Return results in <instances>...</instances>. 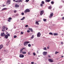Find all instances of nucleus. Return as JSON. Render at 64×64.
<instances>
[{
  "label": "nucleus",
  "mask_w": 64,
  "mask_h": 64,
  "mask_svg": "<svg viewBox=\"0 0 64 64\" xmlns=\"http://www.w3.org/2000/svg\"><path fill=\"white\" fill-rule=\"evenodd\" d=\"M37 60H38V59H39V58H37Z\"/></svg>",
  "instance_id": "5fc2aeb1"
},
{
  "label": "nucleus",
  "mask_w": 64,
  "mask_h": 64,
  "mask_svg": "<svg viewBox=\"0 0 64 64\" xmlns=\"http://www.w3.org/2000/svg\"><path fill=\"white\" fill-rule=\"evenodd\" d=\"M5 33L4 32H3V33H1V36H2V37H4V36H5Z\"/></svg>",
  "instance_id": "0eeeda50"
},
{
  "label": "nucleus",
  "mask_w": 64,
  "mask_h": 64,
  "mask_svg": "<svg viewBox=\"0 0 64 64\" xmlns=\"http://www.w3.org/2000/svg\"><path fill=\"white\" fill-rule=\"evenodd\" d=\"M30 52H28V55H30Z\"/></svg>",
  "instance_id": "de8ad7c7"
},
{
  "label": "nucleus",
  "mask_w": 64,
  "mask_h": 64,
  "mask_svg": "<svg viewBox=\"0 0 64 64\" xmlns=\"http://www.w3.org/2000/svg\"><path fill=\"white\" fill-rule=\"evenodd\" d=\"M48 57H50H50H51V56H50L48 55Z\"/></svg>",
  "instance_id": "49530a36"
},
{
  "label": "nucleus",
  "mask_w": 64,
  "mask_h": 64,
  "mask_svg": "<svg viewBox=\"0 0 64 64\" xmlns=\"http://www.w3.org/2000/svg\"><path fill=\"white\" fill-rule=\"evenodd\" d=\"M61 44H63V42H61Z\"/></svg>",
  "instance_id": "c03bdc74"
},
{
  "label": "nucleus",
  "mask_w": 64,
  "mask_h": 64,
  "mask_svg": "<svg viewBox=\"0 0 64 64\" xmlns=\"http://www.w3.org/2000/svg\"><path fill=\"white\" fill-rule=\"evenodd\" d=\"M49 34H50V35H53V34L52 32H50Z\"/></svg>",
  "instance_id": "2f4dec72"
},
{
  "label": "nucleus",
  "mask_w": 64,
  "mask_h": 64,
  "mask_svg": "<svg viewBox=\"0 0 64 64\" xmlns=\"http://www.w3.org/2000/svg\"><path fill=\"white\" fill-rule=\"evenodd\" d=\"M31 39H33L34 38V35H33L32 36V37H31Z\"/></svg>",
  "instance_id": "393cba45"
},
{
  "label": "nucleus",
  "mask_w": 64,
  "mask_h": 64,
  "mask_svg": "<svg viewBox=\"0 0 64 64\" xmlns=\"http://www.w3.org/2000/svg\"><path fill=\"white\" fill-rule=\"evenodd\" d=\"M46 1L47 2H49L50 1V0H46Z\"/></svg>",
  "instance_id": "412c9836"
},
{
  "label": "nucleus",
  "mask_w": 64,
  "mask_h": 64,
  "mask_svg": "<svg viewBox=\"0 0 64 64\" xmlns=\"http://www.w3.org/2000/svg\"><path fill=\"white\" fill-rule=\"evenodd\" d=\"M0 28H1V27L0 26Z\"/></svg>",
  "instance_id": "680f3d73"
},
{
  "label": "nucleus",
  "mask_w": 64,
  "mask_h": 64,
  "mask_svg": "<svg viewBox=\"0 0 64 64\" xmlns=\"http://www.w3.org/2000/svg\"><path fill=\"white\" fill-rule=\"evenodd\" d=\"M14 13H16V10H15L14 11Z\"/></svg>",
  "instance_id": "864d4df0"
},
{
  "label": "nucleus",
  "mask_w": 64,
  "mask_h": 64,
  "mask_svg": "<svg viewBox=\"0 0 64 64\" xmlns=\"http://www.w3.org/2000/svg\"><path fill=\"white\" fill-rule=\"evenodd\" d=\"M41 34H40V32H39L37 34V36L38 37H40L41 36Z\"/></svg>",
  "instance_id": "1a4fd4ad"
},
{
  "label": "nucleus",
  "mask_w": 64,
  "mask_h": 64,
  "mask_svg": "<svg viewBox=\"0 0 64 64\" xmlns=\"http://www.w3.org/2000/svg\"><path fill=\"white\" fill-rule=\"evenodd\" d=\"M29 0H26V2H29Z\"/></svg>",
  "instance_id": "ea45409f"
},
{
  "label": "nucleus",
  "mask_w": 64,
  "mask_h": 64,
  "mask_svg": "<svg viewBox=\"0 0 64 64\" xmlns=\"http://www.w3.org/2000/svg\"><path fill=\"white\" fill-rule=\"evenodd\" d=\"M59 53V52H56L55 53V54H58V53Z\"/></svg>",
  "instance_id": "a878e982"
},
{
  "label": "nucleus",
  "mask_w": 64,
  "mask_h": 64,
  "mask_svg": "<svg viewBox=\"0 0 64 64\" xmlns=\"http://www.w3.org/2000/svg\"><path fill=\"white\" fill-rule=\"evenodd\" d=\"M8 19L9 20H12V18L11 17H10L8 18Z\"/></svg>",
  "instance_id": "c756f323"
},
{
  "label": "nucleus",
  "mask_w": 64,
  "mask_h": 64,
  "mask_svg": "<svg viewBox=\"0 0 64 64\" xmlns=\"http://www.w3.org/2000/svg\"><path fill=\"white\" fill-rule=\"evenodd\" d=\"M46 49H47V48L46 47L44 48V50H46Z\"/></svg>",
  "instance_id": "7c9ffc66"
},
{
  "label": "nucleus",
  "mask_w": 64,
  "mask_h": 64,
  "mask_svg": "<svg viewBox=\"0 0 64 64\" xmlns=\"http://www.w3.org/2000/svg\"><path fill=\"white\" fill-rule=\"evenodd\" d=\"M3 46L2 45H0V49H1L2 48H3Z\"/></svg>",
  "instance_id": "f3484780"
},
{
  "label": "nucleus",
  "mask_w": 64,
  "mask_h": 64,
  "mask_svg": "<svg viewBox=\"0 0 64 64\" xmlns=\"http://www.w3.org/2000/svg\"><path fill=\"white\" fill-rule=\"evenodd\" d=\"M38 57H39V56H38Z\"/></svg>",
  "instance_id": "e2e57ef3"
},
{
  "label": "nucleus",
  "mask_w": 64,
  "mask_h": 64,
  "mask_svg": "<svg viewBox=\"0 0 64 64\" xmlns=\"http://www.w3.org/2000/svg\"><path fill=\"white\" fill-rule=\"evenodd\" d=\"M34 62H31V64H34Z\"/></svg>",
  "instance_id": "a19ab883"
},
{
  "label": "nucleus",
  "mask_w": 64,
  "mask_h": 64,
  "mask_svg": "<svg viewBox=\"0 0 64 64\" xmlns=\"http://www.w3.org/2000/svg\"><path fill=\"white\" fill-rule=\"evenodd\" d=\"M29 30H30V31H31V32H33V30L32 29V28H29Z\"/></svg>",
  "instance_id": "a211bd4d"
},
{
  "label": "nucleus",
  "mask_w": 64,
  "mask_h": 64,
  "mask_svg": "<svg viewBox=\"0 0 64 64\" xmlns=\"http://www.w3.org/2000/svg\"><path fill=\"white\" fill-rule=\"evenodd\" d=\"M64 56H61V57H62V58H63V57H64Z\"/></svg>",
  "instance_id": "8fccbe9b"
},
{
  "label": "nucleus",
  "mask_w": 64,
  "mask_h": 64,
  "mask_svg": "<svg viewBox=\"0 0 64 64\" xmlns=\"http://www.w3.org/2000/svg\"><path fill=\"white\" fill-rule=\"evenodd\" d=\"M5 26H3L2 29V31H3V32L5 31Z\"/></svg>",
  "instance_id": "9d476101"
},
{
  "label": "nucleus",
  "mask_w": 64,
  "mask_h": 64,
  "mask_svg": "<svg viewBox=\"0 0 64 64\" xmlns=\"http://www.w3.org/2000/svg\"><path fill=\"white\" fill-rule=\"evenodd\" d=\"M42 4H44V2L43 1H42Z\"/></svg>",
  "instance_id": "cd10ccee"
},
{
  "label": "nucleus",
  "mask_w": 64,
  "mask_h": 64,
  "mask_svg": "<svg viewBox=\"0 0 64 64\" xmlns=\"http://www.w3.org/2000/svg\"><path fill=\"white\" fill-rule=\"evenodd\" d=\"M17 37V36H14V38H16Z\"/></svg>",
  "instance_id": "c9c22d12"
},
{
  "label": "nucleus",
  "mask_w": 64,
  "mask_h": 64,
  "mask_svg": "<svg viewBox=\"0 0 64 64\" xmlns=\"http://www.w3.org/2000/svg\"><path fill=\"white\" fill-rule=\"evenodd\" d=\"M8 28H6V30H8Z\"/></svg>",
  "instance_id": "09e8293b"
},
{
  "label": "nucleus",
  "mask_w": 64,
  "mask_h": 64,
  "mask_svg": "<svg viewBox=\"0 0 64 64\" xmlns=\"http://www.w3.org/2000/svg\"><path fill=\"white\" fill-rule=\"evenodd\" d=\"M10 3H11V0H8L6 3L7 5H9V4H10Z\"/></svg>",
  "instance_id": "f03ea898"
},
{
  "label": "nucleus",
  "mask_w": 64,
  "mask_h": 64,
  "mask_svg": "<svg viewBox=\"0 0 64 64\" xmlns=\"http://www.w3.org/2000/svg\"><path fill=\"white\" fill-rule=\"evenodd\" d=\"M49 47H48L47 48V49H49Z\"/></svg>",
  "instance_id": "603ef678"
},
{
  "label": "nucleus",
  "mask_w": 64,
  "mask_h": 64,
  "mask_svg": "<svg viewBox=\"0 0 64 64\" xmlns=\"http://www.w3.org/2000/svg\"><path fill=\"white\" fill-rule=\"evenodd\" d=\"M33 54L34 56H35V55H36V54L34 52L33 53Z\"/></svg>",
  "instance_id": "f704fd0d"
},
{
  "label": "nucleus",
  "mask_w": 64,
  "mask_h": 64,
  "mask_svg": "<svg viewBox=\"0 0 64 64\" xmlns=\"http://www.w3.org/2000/svg\"><path fill=\"white\" fill-rule=\"evenodd\" d=\"M7 8H4L2 9V11H4V10H7Z\"/></svg>",
  "instance_id": "4468645a"
},
{
  "label": "nucleus",
  "mask_w": 64,
  "mask_h": 64,
  "mask_svg": "<svg viewBox=\"0 0 64 64\" xmlns=\"http://www.w3.org/2000/svg\"><path fill=\"white\" fill-rule=\"evenodd\" d=\"M62 19H63V20H64V17H63L62 18Z\"/></svg>",
  "instance_id": "3c124183"
},
{
  "label": "nucleus",
  "mask_w": 64,
  "mask_h": 64,
  "mask_svg": "<svg viewBox=\"0 0 64 64\" xmlns=\"http://www.w3.org/2000/svg\"><path fill=\"white\" fill-rule=\"evenodd\" d=\"M3 7H4V6H5V5H3Z\"/></svg>",
  "instance_id": "13d9d810"
},
{
  "label": "nucleus",
  "mask_w": 64,
  "mask_h": 64,
  "mask_svg": "<svg viewBox=\"0 0 64 64\" xmlns=\"http://www.w3.org/2000/svg\"><path fill=\"white\" fill-rule=\"evenodd\" d=\"M27 32H28V33H29L30 32V30H28L27 31Z\"/></svg>",
  "instance_id": "79ce46f5"
},
{
  "label": "nucleus",
  "mask_w": 64,
  "mask_h": 64,
  "mask_svg": "<svg viewBox=\"0 0 64 64\" xmlns=\"http://www.w3.org/2000/svg\"><path fill=\"white\" fill-rule=\"evenodd\" d=\"M20 33L21 34H23V32H20Z\"/></svg>",
  "instance_id": "58836bf2"
},
{
  "label": "nucleus",
  "mask_w": 64,
  "mask_h": 64,
  "mask_svg": "<svg viewBox=\"0 0 64 64\" xmlns=\"http://www.w3.org/2000/svg\"><path fill=\"white\" fill-rule=\"evenodd\" d=\"M43 6V4H40V6H41V7H42Z\"/></svg>",
  "instance_id": "72a5a7b5"
},
{
  "label": "nucleus",
  "mask_w": 64,
  "mask_h": 64,
  "mask_svg": "<svg viewBox=\"0 0 64 64\" xmlns=\"http://www.w3.org/2000/svg\"><path fill=\"white\" fill-rule=\"evenodd\" d=\"M61 16H63V15L62 14L61 15Z\"/></svg>",
  "instance_id": "bf43d9fd"
},
{
  "label": "nucleus",
  "mask_w": 64,
  "mask_h": 64,
  "mask_svg": "<svg viewBox=\"0 0 64 64\" xmlns=\"http://www.w3.org/2000/svg\"><path fill=\"white\" fill-rule=\"evenodd\" d=\"M28 43H30L29 42H24V46H26L28 45Z\"/></svg>",
  "instance_id": "f257e3e1"
},
{
  "label": "nucleus",
  "mask_w": 64,
  "mask_h": 64,
  "mask_svg": "<svg viewBox=\"0 0 64 64\" xmlns=\"http://www.w3.org/2000/svg\"><path fill=\"white\" fill-rule=\"evenodd\" d=\"M19 57L20 58H23L24 57V56L23 54H20V55Z\"/></svg>",
  "instance_id": "9b49d317"
},
{
  "label": "nucleus",
  "mask_w": 64,
  "mask_h": 64,
  "mask_svg": "<svg viewBox=\"0 0 64 64\" xmlns=\"http://www.w3.org/2000/svg\"><path fill=\"white\" fill-rule=\"evenodd\" d=\"M43 20L44 21H46V19H44Z\"/></svg>",
  "instance_id": "e433bc0d"
},
{
  "label": "nucleus",
  "mask_w": 64,
  "mask_h": 64,
  "mask_svg": "<svg viewBox=\"0 0 64 64\" xmlns=\"http://www.w3.org/2000/svg\"><path fill=\"white\" fill-rule=\"evenodd\" d=\"M15 2H17L18 3H20V2H22V0H17Z\"/></svg>",
  "instance_id": "7ed1b4c3"
},
{
  "label": "nucleus",
  "mask_w": 64,
  "mask_h": 64,
  "mask_svg": "<svg viewBox=\"0 0 64 64\" xmlns=\"http://www.w3.org/2000/svg\"><path fill=\"white\" fill-rule=\"evenodd\" d=\"M8 20V22H11V20Z\"/></svg>",
  "instance_id": "a18cd8bd"
},
{
  "label": "nucleus",
  "mask_w": 64,
  "mask_h": 64,
  "mask_svg": "<svg viewBox=\"0 0 64 64\" xmlns=\"http://www.w3.org/2000/svg\"><path fill=\"white\" fill-rule=\"evenodd\" d=\"M62 35H63V34H62Z\"/></svg>",
  "instance_id": "052dcab7"
},
{
  "label": "nucleus",
  "mask_w": 64,
  "mask_h": 64,
  "mask_svg": "<svg viewBox=\"0 0 64 64\" xmlns=\"http://www.w3.org/2000/svg\"><path fill=\"white\" fill-rule=\"evenodd\" d=\"M25 49V48H22V49L20 50V53H22V50H23V49Z\"/></svg>",
  "instance_id": "2eb2a0df"
},
{
  "label": "nucleus",
  "mask_w": 64,
  "mask_h": 64,
  "mask_svg": "<svg viewBox=\"0 0 64 64\" xmlns=\"http://www.w3.org/2000/svg\"><path fill=\"white\" fill-rule=\"evenodd\" d=\"M22 54H26V52H22Z\"/></svg>",
  "instance_id": "b1692460"
},
{
  "label": "nucleus",
  "mask_w": 64,
  "mask_h": 64,
  "mask_svg": "<svg viewBox=\"0 0 64 64\" xmlns=\"http://www.w3.org/2000/svg\"><path fill=\"white\" fill-rule=\"evenodd\" d=\"M54 36H57V35H58V34L57 33H54Z\"/></svg>",
  "instance_id": "aec40b11"
},
{
  "label": "nucleus",
  "mask_w": 64,
  "mask_h": 64,
  "mask_svg": "<svg viewBox=\"0 0 64 64\" xmlns=\"http://www.w3.org/2000/svg\"><path fill=\"white\" fill-rule=\"evenodd\" d=\"M15 7H16V8H18L19 7V5L17 4H16L15 5Z\"/></svg>",
  "instance_id": "f8f14e48"
},
{
  "label": "nucleus",
  "mask_w": 64,
  "mask_h": 64,
  "mask_svg": "<svg viewBox=\"0 0 64 64\" xmlns=\"http://www.w3.org/2000/svg\"><path fill=\"white\" fill-rule=\"evenodd\" d=\"M7 35L8 36V37H9L10 36V34H7Z\"/></svg>",
  "instance_id": "bb28decb"
},
{
  "label": "nucleus",
  "mask_w": 64,
  "mask_h": 64,
  "mask_svg": "<svg viewBox=\"0 0 64 64\" xmlns=\"http://www.w3.org/2000/svg\"><path fill=\"white\" fill-rule=\"evenodd\" d=\"M28 47H31V44H28Z\"/></svg>",
  "instance_id": "473e14b6"
},
{
  "label": "nucleus",
  "mask_w": 64,
  "mask_h": 64,
  "mask_svg": "<svg viewBox=\"0 0 64 64\" xmlns=\"http://www.w3.org/2000/svg\"><path fill=\"white\" fill-rule=\"evenodd\" d=\"M53 16V13H52V14H50V16H49V17L50 18H51V17H52Z\"/></svg>",
  "instance_id": "ddd939ff"
},
{
  "label": "nucleus",
  "mask_w": 64,
  "mask_h": 64,
  "mask_svg": "<svg viewBox=\"0 0 64 64\" xmlns=\"http://www.w3.org/2000/svg\"><path fill=\"white\" fill-rule=\"evenodd\" d=\"M37 53H38V50L37 52Z\"/></svg>",
  "instance_id": "6e6d98bb"
},
{
  "label": "nucleus",
  "mask_w": 64,
  "mask_h": 64,
  "mask_svg": "<svg viewBox=\"0 0 64 64\" xmlns=\"http://www.w3.org/2000/svg\"><path fill=\"white\" fill-rule=\"evenodd\" d=\"M40 12V15L41 16H42L43 14L44 13V10H42V11Z\"/></svg>",
  "instance_id": "6e6552de"
},
{
  "label": "nucleus",
  "mask_w": 64,
  "mask_h": 64,
  "mask_svg": "<svg viewBox=\"0 0 64 64\" xmlns=\"http://www.w3.org/2000/svg\"><path fill=\"white\" fill-rule=\"evenodd\" d=\"M38 22H39V21L38 22V21L36 22V24H37V25H39V24Z\"/></svg>",
  "instance_id": "6ab92c4d"
},
{
  "label": "nucleus",
  "mask_w": 64,
  "mask_h": 64,
  "mask_svg": "<svg viewBox=\"0 0 64 64\" xmlns=\"http://www.w3.org/2000/svg\"><path fill=\"white\" fill-rule=\"evenodd\" d=\"M51 3L53 5V4H54V2H53V1H52L51 2Z\"/></svg>",
  "instance_id": "c85d7f7f"
},
{
  "label": "nucleus",
  "mask_w": 64,
  "mask_h": 64,
  "mask_svg": "<svg viewBox=\"0 0 64 64\" xmlns=\"http://www.w3.org/2000/svg\"><path fill=\"white\" fill-rule=\"evenodd\" d=\"M22 15H24V13H23V12H22Z\"/></svg>",
  "instance_id": "4c0bfd02"
},
{
  "label": "nucleus",
  "mask_w": 64,
  "mask_h": 64,
  "mask_svg": "<svg viewBox=\"0 0 64 64\" xmlns=\"http://www.w3.org/2000/svg\"><path fill=\"white\" fill-rule=\"evenodd\" d=\"M4 37L6 39H7L8 38V36L7 35H5L4 36Z\"/></svg>",
  "instance_id": "dca6fc26"
},
{
  "label": "nucleus",
  "mask_w": 64,
  "mask_h": 64,
  "mask_svg": "<svg viewBox=\"0 0 64 64\" xmlns=\"http://www.w3.org/2000/svg\"><path fill=\"white\" fill-rule=\"evenodd\" d=\"M48 61L50 62H53V60L52 59L50 58L48 59Z\"/></svg>",
  "instance_id": "423d86ee"
},
{
  "label": "nucleus",
  "mask_w": 64,
  "mask_h": 64,
  "mask_svg": "<svg viewBox=\"0 0 64 64\" xmlns=\"http://www.w3.org/2000/svg\"><path fill=\"white\" fill-rule=\"evenodd\" d=\"M48 9H51L52 8V7L51 6H50V7H49L48 8Z\"/></svg>",
  "instance_id": "5701e85b"
},
{
  "label": "nucleus",
  "mask_w": 64,
  "mask_h": 64,
  "mask_svg": "<svg viewBox=\"0 0 64 64\" xmlns=\"http://www.w3.org/2000/svg\"><path fill=\"white\" fill-rule=\"evenodd\" d=\"M42 54H43V55L44 56H45V55H46L47 54V52H44Z\"/></svg>",
  "instance_id": "39448f33"
},
{
  "label": "nucleus",
  "mask_w": 64,
  "mask_h": 64,
  "mask_svg": "<svg viewBox=\"0 0 64 64\" xmlns=\"http://www.w3.org/2000/svg\"><path fill=\"white\" fill-rule=\"evenodd\" d=\"M30 12V10L28 9H26L24 11L25 13H27V12Z\"/></svg>",
  "instance_id": "20e7f679"
},
{
  "label": "nucleus",
  "mask_w": 64,
  "mask_h": 64,
  "mask_svg": "<svg viewBox=\"0 0 64 64\" xmlns=\"http://www.w3.org/2000/svg\"><path fill=\"white\" fill-rule=\"evenodd\" d=\"M28 26V25H26L25 26V27H27Z\"/></svg>",
  "instance_id": "37998d69"
},
{
  "label": "nucleus",
  "mask_w": 64,
  "mask_h": 64,
  "mask_svg": "<svg viewBox=\"0 0 64 64\" xmlns=\"http://www.w3.org/2000/svg\"><path fill=\"white\" fill-rule=\"evenodd\" d=\"M25 17H24L22 18L20 20H24V19H25Z\"/></svg>",
  "instance_id": "4be33fe9"
},
{
  "label": "nucleus",
  "mask_w": 64,
  "mask_h": 64,
  "mask_svg": "<svg viewBox=\"0 0 64 64\" xmlns=\"http://www.w3.org/2000/svg\"><path fill=\"white\" fill-rule=\"evenodd\" d=\"M13 1H15L16 0H13Z\"/></svg>",
  "instance_id": "4d7b16f0"
}]
</instances>
